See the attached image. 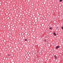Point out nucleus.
Returning <instances> with one entry per match:
<instances>
[{
    "instance_id": "nucleus-6",
    "label": "nucleus",
    "mask_w": 63,
    "mask_h": 63,
    "mask_svg": "<svg viewBox=\"0 0 63 63\" xmlns=\"http://www.w3.org/2000/svg\"><path fill=\"white\" fill-rule=\"evenodd\" d=\"M25 41H27V39H25Z\"/></svg>"
},
{
    "instance_id": "nucleus-2",
    "label": "nucleus",
    "mask_w": 63,
    "mask_h": 63,
    "mask_svg": "<svg viewBox=\"0 0 63 63\" xmlns=\"http://www.w3.org/2000/svg\"><path fill=\"white\" fill-rule=\"evenodd\" d=\"M54 35H55V36H56V34H55V33L54 32Z\"/></svg>"
},
{
    "instance_id": "nucleus-7",
    "label": "nucleus",
    "mask_w": 63,
    "mask_h": 63,
    "mask_svg": "<svg viewBox=\"0 0 63 63\" xmlns=\"http://www.w3.org/2000/svg\"><path fill=\"white\" fill-rule=\"evenodd\" d=\"M62 29H63V27H62Z\"/></svg>"
},
{
    "instance_id": "nucleus-1",
    "label": "nucleus",
    "mask_w": 63,
    "mask_h": 63,
    "mask_svg": "<svg viewBox=\"0 0 63 63\" xmlns=\"http://www.w3.org/2000/svg\"><path fill=\"white\" fill-rule=\"evenodd\" d=\"M59 46H58L56 47V48L57 49L58 48H59Z\"/></svg>"
},
{
    "instance_id": "nucleus-5",
    "label": "nucleus",
    "mask_w": 63,
    "mask_h": 63,
    "mask_svg": "<svg viewBox=\"0 0 63 63\" xmlns=\"http://www.w3.org/2000/svg\"><path fill=\"white\" fill-rule=\"evenodd\" d=\"M62 1V0H60V2H61Z\"/></svg>"
},
{
    "instance_id": "nucleus-8",
    "label": "nucleus",
    "mask_w": 63,
    "mask_h": 63,
    "mask_svg": "<svg viewBox=\"0 0 63 63\" xmlns=\"http://www.w3.org/2000/svg\"><path fill=\"white\" fill-rule=\"evenodd\" d=\"M56 28H58V27H57Z\"/></svg>"
},
{
    "instance_id": "nucleus-3",
    "label": "nucleus",
    "mask_w": 63,
    "mask_h": 63,
    "mask_svg": "<svg viewBox=\"0 0 63 63\" xmlns=\"http://www.w3.org/2000/svg\"><path fill=\"white\" fill-rule=\"evenodd\" d=\"M54 57H55V59H57V57H56V56L55 55L54 56Z\"/></svg>"
},
{
    "instance_id": "nucleus-4",
    "label": "nucleus",
    "mask_w": 63,
    "mask_h": 63,
    "mask_svg": "<svg viewBox=\"0 0 63 63\" xmlns=\"http://www.w3.org/2000/svg\"><path fill=\"white\" fill-rule=\"evenodd\" d=\"M52 27H50V29H52Z\"/></svg>"
},
{
    "instance_id": "nucleus-9",
    "label": "nucleus",
    "mask_w": 63,
    "mask_h": 63,
    "mask_svg": "<svg viewBox=\"0 0 63 63\" xmlns=\"http://www.w3.org/2000/svg\"><path fill=\"white\" fill-rule=\"evenodd\" d=\"M9 56H10V55H8Z\"/></svg>"
}]
</instances>
